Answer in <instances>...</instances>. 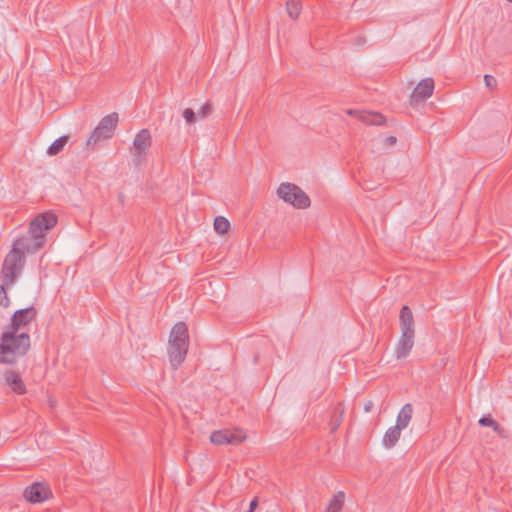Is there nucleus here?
<instances>
[{"label": "nucleus", "mask_w": 512, "mask_h": 512, "mask_svg": "<svg viewBox=\"0 0 512 512\" xmlns=\"http://www.w3.org/2000/svg\"><path fill=\"white\" fill-rule=\"evenodd\" d=\"M36 309L31 306L17 310L11 323L1 336L0 343V362L5 364H14L17 358L24 356L30 348V337L28 333L17 332L30 324L36 317Z\"/></svg>", "instance_id": "f257e3e1"}, {"label": "nucleus", "mask_w": 512, "mask_h": 512, "mask_svg": "<svg viewBox=\"0 0 512 512\" xmlns=\"http://www.w3.org/2000/svg\"><path fill=\"white\" fill-rule=\"evenodd\" d=\"M189 346L188 328L184 322L176 323L170 332L167 353L173 369H177L185 360Z\"/></svg>", "instance_id": "f03ea898"}, {"label": "nucleus", "mask_w": 512, "mask_h": 512, "mask_svg": "<svg viewBox=\"0 0 512 512\" xmlns=\"http://www.w3.org/2000/svg\"><path fill=\"white\" fill-rule=\"evenodd\" d=\"M25 263L26 257L11 248L4 259L1 269V279L4 285L12 286L15 284L18 276L22 273Z\"/></svg>", "instance_id": "7ed1b4c3"}, {"label": "nucleus", "mask_w": 512, "mask_h": 512, "mask_svg": "<svg viewBox=\"0 0 512 512\" xmlns=\"http://www.w3.org/2000/svg\"><path fill=\"white\" fill-rule=\"evenodd\" d=\"M118 114L113 112L103 117L86 141L87 146H95L103 140L110 139L117 127Z\"/></svg>", "instance_id": "20e7f679"}, {"label": "nucleus", "mask_w": 512, "mask_h": 512, "mask_svg": "<svg viewBox=\"0 0 512 512\" xmlns=\"http://www.w3.org/2000/svg\"><path fill=\"white\" fill-rule=\"evenodd\" d=\"M277 194L284 202L295 208L304 209L310 205L307 194L295 184L282 183L277 189Z\"/></svg>", "instance_id": "39448f33"}, {"label": "nucleus", "mask_w": 512, "mask_h": 512, "mask_svg": "<svg viewBox=\"0 0 512 512\" xmlns=\"http://www.w3.org/2000/svg\"><path fill=\"white\" fill-rule=\"evenodd\" d=\"M56 223L57 218L54 214H40L30 222L28 235L37 240H41V244L44 246L46 242L45 232L53 228L56 225Z\"/></svg>", "instance_id": "423d86ee"}, {"label": "nucleus", "mask_w": 512, "mask_h": 512, "mask_svg": "<svg viewBox=\"0 0 512 512\" xmlns=\"http://www.w3.org/2000/svg\"><path fill=\"white\" fill-rule=\"evenodd\" d=\"M23 496L30 503H41L50 499L53 493L50 487L44 485V482H32L24 490Z\"/></svg>", "instance_id": "0eeeda50"}, {"label": "nucleus", "mask_w": 512, "mask_h": 512, "mask_svg": "<svg viewBox=\"0 0 512 512\" xmlns=\"http://www.w3.org/2000/svg\"><path fill=\"white\" fill-rule=\"evenodd\" d=\"M42 247L43 245L41 244V240H37L28 234L17 237L12 243V249L24 256L25 254H35Z\"/></svg>", "instance_id": "6e6552de"}, {"label": "nucleus", "mask_w": 512, "mask_h": 512, "mask_svg": "<svg viewBox=\"0 0 512 512\" xmlns=\"http://www.w3.org/2000/svg\"><path fill=\"white\" fill-rule=\"evenodd\" d=\"M151 142V134L148 129H142L136 134L133 140V155L137 163L142 161L151 146Z\"/></svg>", "instance_id": "1a4fd4ad"}, {"label": "nucleus", "mask_w": 512, "mask_h": 512, "mask_svg": "<svg viewBox=\"0 0 512 512\" xmlns=\"http://www.w3.org/2000/svg\"><path fill=\"white\" fill-rule=\"evenodd\" d=\"M245 439V435L242 431H230L228 429L214 431L210 440L213 444L224 445V444H239Z\"/></svg>", "instance_id": "9d476101"}, {"label": "nucleus", "mask_w": 512, "mask_h": 512, "mask_svg": "<svg viewBox=\"0 0 512 512\" xmlns=\"http://www.w3.org/2000/svg\"><path fill=\"white\" fill-rule=\"evenodd\" d=\"M434 81L432 78H425L421 80L411 95L412 102L423 101L433 94Z\"/></svg>", "instance_id": "9b49d317"}, {"label": "nucleus", "mask_w": 512, "mask_h": 512, "mask_svg": "<svg viewBox=\"0 0 512 512\" xmlns=\"http://www.w3.org/2000/svg\"><path fill=\"white\" fill-rule=\"evenodd\" d=\"M414 345V334L401 333V337L395 348V355L398 359L408 356Z\"/></svg>", "instance_id": "f8f14e48"}, {"label": "nucleus", "mask_w": 512, "mask_h": 512, "mask_svg": "<svg viewBox=\"0 0 512 512\" xmlns=\"http://www.w3.org/2000/svg\"><path fill=\"white\" fill-rule=\"evenodd\" d=\"M400 326L401 333L415 334L413 314L408 306H403L400 311Z\"/></svg>", "instance_id": "ddd939ff"}, {"label": "nucleus", "mask_w": 512, "mask_h": 512, "mask_svg": "<svg viewBox=\"0 0 512 512\" xmlns=\"http://www.w3.org/2000/svg\"><path fill=\"white\" fill-rule=\"evenodd\" d=\"M5 380L7 385L17 394H24L26 392L25 384L18 373L9 370L5 373Z\"/></svg>", "instance_id": "4468645a"}, {"label": "nucleus", "mask_w": 512, "mask_h": 512, "mask_svg": "<svg viewBox=\"0 0 512 512\" xmlns=\"http://www.w3.org/2000/svg\"><path fill=\"white\" fill-rule=\"evenodd\" d=\"M358 119L367 125L381 126L385 124V117L380 113L372 111L358 113Z\"/></svg>", "instance_id": "2eb2a0df"}, {"label": "nucleus", "mask_w": 512, "mask_h": 512, "mask_svg": "<svg viewBox=\"0 0 512 512\" xmlns=\"http://www.w3.org/2000/svg\"><path fill=\"white\" fill-rule=\"evenodd\" d=\"M402 430L403 429L397 425L390 427L386 431L382 439V444L384 445V447L388 449L392 448L398 442Z\"/></svg>", "instance_id": "dca6fc26"}, {"label": "nucleus", "mask_w": 512, "mask_h": 512, "mask_svg": "<svg viewBox=\"0 0 512 512\" xmlns=\"http://www.w3.org/2000/svg\"><path fill=\"white\" fill-rule=\"evenodd\" d=\"M413 407L410 403L405 404L397 415L396 425L405 429L412 419Z\"/></svg>", "instance_id": "f3484780"}, {"label": "nucleus", "mask_w": 512, "mask_h": 512, "mask_svg": "<svg viewBox=\"0 0 512 512\" xmlns=\"http://www.w3.org/2000/svg\"><path fill=\"white\" fill-rule=\"evenodd\" d=\"M345 502V493L339 491L330 499L326 512H340Z\"/></svg>", "instance_id": "a211bd4d"}, {"label": "nucleus", "mask_w": 512, "mask_h": 512, "mask_svg": "<svg viewBox=\"0 0 512 512\" xmlns=\"http://www.w3.org/2000/svg\"><path fill=\"white\" fill-rule=\"evenodd\" d=\"M68 142V136H61L56 139L47 149V154L50 156L60 153Z\"/></svg>", "instance_id": "6ab92c4d"}, {"label": "nucleus", "mask_w": 512, "mask_h": 512, "mask_svg": "<svg viewBox=\"0 0 512 512\" xmlns=\"http://www.w3.org/2000/svg\"><path fill=\"white\" fill-rule=\"evenodd\" d=\"M286 10L291 19H297L301 13V4L298 0H287Z\"/></svg>", "instance_id": "aec40b11"}, {"label": "nucleus", "mask_w": 512, "mask_h": 512, "mask_svg": "<svg viewBox=\"0 0 512 512\" xmlns=\"http://www.w3.org/2000/svg\"><path fill=\"white\" fill-rule=\"evenodd\" d=\"M229 227H230L229 221L225 217L218 216L215 218L214 229L217 233L223 235L228 232Z\"/></svg>", "instance_id": "412c9836"}, {"label": "nucleus", "mask_w": 512, "mask_h": 512, "mask_svg": "<svg viewBox=\"0 0 512 512\" xmlns=\"http://www.w3.org/2000/svg\"><path fill=\"white\" fill-rule=\"evenodd\" d=\"M478 423L481 425V426H489V427H492L493 430L495 432H497L498 434H501L503 432V428L496 422L494 421L490 415H484L482 416Z\"/></svg>", "instance_id": "4be33fe9"}, {"label": "nucleus", "mask_w": 512, "mask_h": 512, "mask_svg": "<svg viewBox=\"0 0 512 512\" xmlns=\"http://www.w3.org/2000/svg\"><path fill=\"white\" fill-rule=\"evenodd\" d=\"M342 415H343V409L340 407V405H338L334 410V416L332 417L330 424H329L332 432H335L338 429V427L342 421Z\"/></svg>", "instance_id": "5701e85b"}, {"label": "nucleus", "mask_w": 512, "mask_h": 512, "mask_svg": "<svg viewBox=\"0 0 512 512\" xmlns=\"http://www.w3.org/2000/svg\"><path fill=\"white\" fill-rule=\"evenodd\" d=\"M183 117L187 124L192 125L198 119L197 114L193 111V109L187 108L183 111Z\"/></svg>", "instance_id": "b1692460"}, {"label": "nucleus", "mask_w": 512, "mask_h": 512, "mask_svg": "<svg viewBox=\"0 0 512 512\" xmlns=\"http://www.w3.org/2000/svg\"><path fill=\"white\" fill-rule=\"evenodd\" d=\"M212 113V105L210 103H205L201 109L196 113L198 119H204Z\"/></svg>", "instance_id": "393cba45"}, {"label": "nucleus", "mask_w": 512, "mask_h": 512, "mask_svg": "<svg viewBox=\"0 0 512 512\" xmlns=\"http://www.w3.org/2000/svg\"><path fill=\"white\" fill-rule=\"evenodd\" d=\"M6 287L7 285H4L2 282V285H0V306L8 307L9 306V298L6 293Z\"/></svg>", "instance_id": "a878e982"}, {"label": "nucleus", "mask_w": 512, "mask_h": 512, "mask_svg": "<svg viewBox=\"0 0 512 512\" xmlns=\"http://www.w3.org/2000/svg\"><path fill=\"white\" fill-rule=\"evenodd\" d=\"M484 82H485V85L490 89H493L497 85L496 79L491 75H485Z\"/></svg>", "instance_id": "bb28decb"}, {"label": "nucleus", "mask_w": 512, "mask_h": 512, "mask_svg": "<svg viewBox=\"0 0 512 512\" xmlns=\"http://www.w3.org/2000/svg\"><path fill=\"white\" fill-rule=\"evenodd\" d=\"M397 142V138L395 136H389L385 138L384 145L386 146H392Z\"/></svg>", "instance_id": "cd10ccee"}, {"label": "nucleus", "mask_w": 512, "mask_h": 512, "mask_svg": "<svg viewBox=\"0 0 512 512\" xmlns=\"http://www.w3.org/2000/svg\"><path fill=\"white\" fill-rule=\"evenodd\" d=\"M258 506V499L254 498L249 505V511L253 512Z\"/></svg>", "instance_id": "c85d7f7f"}, {"label": "nucleus", "mask_w": 512, "mask_h": 512, "mask_svg": "<svg viewBox=\"0 0 512 512\" xmlns=\"http://www.w3.org/2000/svg\"><path fill=\"white\" fill-rule=\"evenodd\" d=\"M358 113H362V111L353 110V109H349V110H347V114H348V115L356 116L357 118H358Z\"/></svg>", "instance_id": "c756f323"}, {"label": "nucleus", "mask_w": 512, "mask_h": 512, "mask_svg": "<svg viewBox=\"0 0 512 512\" xmlns=\"http://www.w3.org/2000/svg\"><path fill=\"white\" fill-rule=\"evenodd\" d=\"M373 408V403L371 401L367 402L365 405H364V410L365 412H370Z\"/></svg>", "instance_id": "7c9ffc66"}, {"label": "nucleus", "mask_w": 512, "mask_h": 512, "mask_svg": "<svg viewBox=\"0 0 512 512\" xmlns=\"http://www.w3.org/2000/svg\"><path fill=\"white\" fill-rule=\"evenodd\" d=\"M244 476L248 478L249 480H252L255 475H251L248 471L244 472Z\"/></svg>", "instance_id": "2f4dec72"}, {"label": "nucleus", "mask_w": 512, "mask_h": 512, "mask_svg": "<svg viewBox=\"0 0 512 512\" xmlns=\"http://www.w3.org/2000/svg\"><path fill=\"white\" fill-rule=\"evenodd\" d=\"M123 197H124V195H123V194H120V195H119V199H120L121 201L123 200Z\"/></svg>", "instance_id": "473e14b6"}, {"label": "nucleus", "mask_w": 512, "mask_h": 512, "mask_svg": "<svg viewBox=\"0 0 512 512\" xmlns=\"http://www.w3.org/2000/svg\"><path fill=\"white\" fill-rule=\"evenodd\" d=\"M507 1L512 3V0H507Z\"/></svg>", "instance_id": "72a5a7b5"}]
</instances>
